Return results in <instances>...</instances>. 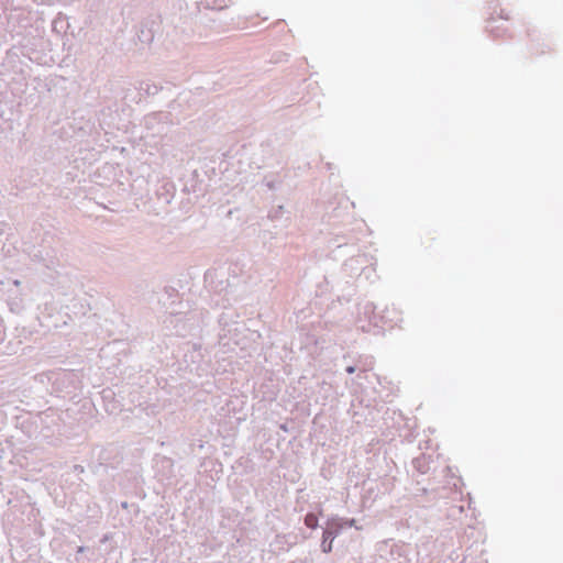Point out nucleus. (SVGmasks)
Masks as SVG:
<instances>
[{
  "label": "nucleus",
  "mask_w": 563,
  "mask_h": 563,
  "mask_svg": "<svg viewBox=\"0 0 563 563\" xmlns=\"http://www.w3.org/2000/svg\"><path fill=\"white\" fill-rule=\"evenodd\" d=\"M346 371H347V373L352 374V373H354L355 369H354V367L350 366L346 368Z\"/></svg>",
  "instance_id": "obj_3"
},
{
  "label": "nucleus",
  "mask_w": 563,
  "mask_h": 563,
  "mask_svg": "<svg viewBox=\"0 0 563 563\" xmlns=\"http://www.w3.org/2000/svg\"><path fill=\"white\" fill-rule=\"evenodd\" d=\"M313 521H316V518L313 516H307L306 517V525L309 527H313Z\"/></svg>",
  "instance_id": "obj_2"
},
{
  "label": "nucleus",
  "mask_w": 563,
  "mask_h": 563,
  "mask_svg": "<svg viewBox=\"0 0 563 563\" xmlns=\"http://www.w3.org/2000/svg\"><path fill=\"white\" fill-rule=\"evenodd\" d=\"M498 18L503 19V20H509L510 19V12L501 9L499 14H498Z\"/></svg>",
  "instance_id": "obj_1"
}]
</instances>
